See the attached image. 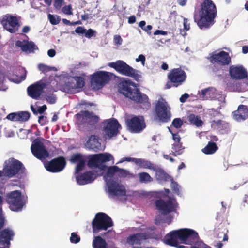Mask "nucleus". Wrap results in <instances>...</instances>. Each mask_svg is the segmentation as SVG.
I'll return each instance as SVG.
<instances>
[{
    "instance_id": "obj_59",
    "label": "nucleus",
    "mask_w": 248,
    "mask_h": 248,
    "mask_svg": "<svg viewBox=\"0 0 248 248\" xmlns=\"http://www.w3.org/2000/svg\"><path fill=\"white\" fill-rule=\"evenodd\" d=\"M86 31V29L83 27L79 26L75 30L76 33L78 34H84Z\"/></svg>"
},
{
    "instance_id": "obj_25",
    "label": "nucleus",
    "mask_w": 248,
    "mask_h": 248,
    "mask_svg": "<svg viewBox=\"0 0 248 248\" xmlns=\"http://www.w3.org/2000/svg\"><path fill=\"white\" fill-rule=\"evenodd\" d=\"M96 178L95 174L92 171H86L76 177L78 183L80 185H84L92 183Z\"/></svg>"
},
{
    "instance_id": "obj_42",
    "label": "nucleus",
    "mask_w": 248,
    "mask_h": 248,
    "mask_svg": "<svg viewBox=\"0 0 248 248\" xmlns=\"http://www.w3.org/2000/svg\"><path fill=\"white\" fill-rule=\"evenodd\" d=\"M84 159L82 155L79 153L73 154L70 158V161L72 163H78Z\"/></svg>"
},
{
    "instance_id": "obj_26",
    "label": "nucleus",
    "mask_w": 248,
    "mask_h": 248,
    "mask_svg": "<svg viewBox=\"0 0 248 248\" xmlns=\"http://www.w3.org/2000/svg\"><path fill=\"white\" fill-rule=\"evenodd\" d=\"M233 118L237 121L241 122L248 118V107L244 105H240L237 110L232 113Z\"/></svg>"
},
{
    "instance_id": "obj_41",
    "label": "nucleus",
    "mask_w": 248,
    "mask_h": 248,
    "mask_svg": "<svg viewBox=\"0 0 248 248\" xmlns=\"http://www.w3.org/2000/svg\"><path fill=\"white\" fill-rule=\"evenodd\" d=\"M38 69L42 73L46 74L47 72L54 70L55 67L49 66L44 64L40 63L38 65Z\"/></svg>"
},
{
    "instance_id": "obj_30",
    "label": "nucleus",
    "mask_w": 248,
    "mask_h": 248,
    "mask_svg": "<svg viewBox=\"0 0 248 248\" xmlns=\"http://www.w3.org/2000/svg\"><path fill=\"white\" fill-rule=\"evenodd\" d=\"M136 165L143 169H148L151 170H155L157 165L152 163L149 160L145 159L138 158Z\"/></svg>"
},
{
    "instance_id": "obj_21",
    "label": "nucleus",
    "mask_w": 248,
    "mask_h": 248,
    "mask_svg": "<svg viewBox=\"0 0 248 248\" xmlns=\"http://www.w3.org/2000/svg\"><path fill=\"white\" fill-rule=\"evenodd\" d=\"M66 165L63 157L60 156L52 159L45 164L46 169L49 172L55 173L62 171Z\"/></svg>"
},
{
    "instance_id": "obj_23",
    "label": "nucleus",
    "mask_w": 248,
    "mask_h": 248,
    "mask_svg": "<svg viewBox=\"0 0 248 248\" xmlns=\"http://www.w3.org/2000/svg\"><path fill=\"white\" fill-rule=\"evenodd\" d=\"M229 74L233 79H243L248 78V72L242 65H232L230 67Z\"/></svg>"
},
{
    "instance_id": "obj_39",
    "label": "nucleus",
    "mask_w": 248,
    "mask_h": 248,
    "mask_svg": "<svg viewBox=\"0 0 248 248\" xmlns=\"http://www.w3.org/2000/svg\"><path fill=\"white\" fill-rule=\"evenodd\" d=\"M31 114L28 111H20L18 112V121L19 122H26L28 121Z\"/></svg>"
},
{
    "instance_id": "obj_27",
    "label": "nucleus",
    "mask_w": 248,
    "mask_h": 248,
    "mask_svg": "<svg viewBox=\"0 0 248 248\" xmlns=\"http://www.w3.org/2000/svg\"><path fill=\"white\" fill-rule=\"evenodd\" d=\"M89 148L95 152H97L101 147V143L99 141V137L96 135H91L87 141Z\"/></svg>"
},
{
    "instance_id": "obj_34",
    "label": "nucleus",
    "mask_w": 248,
    "mask_h": 248,
    "mask_svg": "<svg viewBox=\"0 0 248 248\" xmlns=\"http://www.w3.org/2000/svg\"><path fill=\"white\" fill-rule=\"evenodd\" d=\"M172 149L174 150L172 155L176 156L178 155H180L183 153V150L184 149V147L182 146V143L180 142H175L173 144H172Z\"/></svg>"
},
{
    "instance_id": "obj_38",
    "label": "nucleus",
    "mask_w": 248,
    "mask_h": 248,
    "mask_svg": "<svg viewBox=\"0 0 248 248\" xmlns=\"http://www.w3.org/2000/svg\"><path fill=\"white\" fill-rule=\"evenodd\" d=\"M36 49H38V47L33 42H27L24 44L23 51L33 52Z\"/></svg>"
},
{
    "instance_id": "obj_11",
    "label": "nucleus",
    "mask_w": 248,
    "mask_h": 248,
    "mask_svg": "<svg viewBox=\"0 0 248 248\" xmlns=\"http://www.w3.org/2000/svg\"><path fill=\"white\" fill-rule=\"evenodd\" d=\"M5 224L4 217L0 215V246L1 247L10 248L11 241L13 240L15 232L10 228H5L1 230Z\"/></svg>"
},
{
    "instance_id": "obj_29",
    "label": "nucleus",
    "mask_w": 248,
    "mask_h": 248,
    "mask_svg": "<svg viewBox=\"0 0 248 248\" xmlns=\"http://www.w3.org/2000/svg\"><path fill=\"white\" fill-rule=\"evenodd\" d=\"M197 234V236L194 238L188 239V243H186V244L193 245V248H211L210 246L204 244L202 241H199V237L198 233L196 232Z\"/></svg>"
},
{
    "instance_id": "obj_13",
    "label": "nucleus",
    "mask_w": 248,
    "mask_h": 248,
    "mask_svg": "<svg viewBox=\"0 0 248 248\" xmlns=\"http://www.w3.org/2000/svg\"><path fill=\"white\" fill-rule=\"evenodd\" d=\"M170 108L165 100L163 99L158 100L155 104V110L156 115L159 121L166 123L170 119Z\"/></svg>"
},
{
    "instance_id": "obj_57",
    "label": "nucleus",
    "mask_w": 248,
    "mask_h": 248,
    "mask_svg": "<svg viewBox=\"0 0 248 248\" xmlns=\"http://www.w3.org/2000/svg\"><path fill=\"white\" fill-rule=\"evenodd\" d=\"M225 122L221 120H218L217 121H213V124L216 125L218 128H221L222 125L225 124Z\"/></svg>"
},
{
    "instance_id": "obj_43",
    "label": "nucleus",
    "mask_w": 248,
    "mask_h": 248,
    "mask_svg": "<svg viewBox=\"0 0 248 248\" xmlns=\"http://www.w3.org/2000/svg\"><path fill=\"white\" fill-rule=\"evenodd\" d=\"M70 240L72 243L77 244L80 242V237L77 233L73 232L71 234Z\"/></svg>"
},
{
    "instance_id": "obj_35",
    "label": "nucleus",
    "mask_w": 248,
    "mask_h": 248,
    "mask_svg": "<svg viewBox=\"0 0 248 248\" xmlns=\"http://www.w3.org/2000/svg\"><path fill=\"white\" fill-rule=\"evenodd\" d=\"M188 120L191 124H193L198 127L201 126L203 124V122L194 114H190L188 116Z\"/></svg>"
},
{
    "instance_id": "obj_33",
    "label": "nucleus",
    "mask_w": 248,
    "mask_h": 248,
    "mask_svg": "<svg viewBox=\"0 0 248 248\" xmlns=\"http://www.w3.org/2000/svg\"><path fill=\"white\" fill-rule=\"evenodd\" d=\"M139 180L141 183H149L153 181V179L149 174L146 172H142L138 174Z\"/></svg>"
},
{
    "instance_id": "obj_15",
    "label": "nucleus",
    "mask_w": 248,
    "mask_h": 248,
    "mask_svg": "<svg viewBox=\"0 0 248 248\" xmlns=\"http://www.w3.org/2000/svg\"><path fill=\"white\" fill-rule=\"evenodd\" d=\"M49 84L50 82L43 78L28 87V94L33 99H38L43 93V90L46 88Z\"/></svg>"
},
{
    "instance_id": "obj_60",
    "label": "nucleus",
    "mask_w": 248,
    "mask_h": 248,
    "mask_svg": "<svg viewBox=\"0 0 248 248\" xmlns=\"http://www.w3.org/2000/svg\"><path fill=\"white\" fill-rule=\"evenodd\" d=\"M136 62L140 61L142 63V64L143 65H144L145 61V57L143 55L140 54L138 58L137 59H136Z\"/></svg>"
},
{
    "instance_id": "obj_8",
    "label": "nucleus",
    "mask_w": 248,
    "mask_h": 248,
    "mask_svg": "<svg viewBox=\"0 0 248 248\" xmlns=\"http://www.w3.org/2000/svg\"><path fill=\"white\" fill-rule=\"evenodd\" d=\"M108 66L114 69L120 74L131 77L137 81L141 77L140 75L138 73V71L123 61L118 60L115 62H110L108 63Z\"/></svg>"
},
{
    "instance_id": "obj_2",
    "label": "nucleus",
    "mask_w": 248,
    "mask_h": 248,
    "mask_svg": "<svg viewBox=\"0 0 248 248\" xmlns=\"http://www.w3.org/2000/svg\"><path fill=\"white\" fill-rule=\"evenodd\" d=\"M118 87L120 93L139 105L141 108L148 110L151 107L148 96L141 93L136 86L132 87L130 82H122L119 84Z\"/></svg>"
},
{
    "instance_id": "obj_5",
    "label": "nucleus",
    "mask_w": 248,
    "mask_h": 248,
    "mask_svg": "<svg viewBox=\"0 0 248 248\" xmlns=\"http://www.w3.org/2000/svg\"><path fill=\"white\" fill-rule=\"evenodd\" d=\"M25 170L23 164L13 157L9 158L4 162L2 169L4 177L8 178L14 177L21 178L25 173Z\"/></svg>"
},
{
    "instance_id": "obj_55",
    "label": "nucleus",
    "mask_w": 248,
    "mask_h": 248,
    "mask_svg": "<svg viewBox=\"0 0 248 248\" xmlns=\"http://www.w3.org/2000/svg\"><path fill=\"white\" fill-rule=\"evenodd\" d=\"M178 184L173 181V180L171 179V187L176 192H178L179 191V187Z\"/></svg>"
},
{
    "instance_id": "obj_40",
    "label": "nucleus",
    "mask_w": 248,
    "mask_h": 248,
    "mask_svg": "<svg viewBox=\"0 0 248 248\" xmlns=\"http://www.w3.org/2000/svg\"><path fill=\"white\" fill-rule=\"evenodd\" d=\"M48 18L50 23L53 25L58 24L61 21L60 17L57 15L54 16L49 14L48 15Z\"/></svg>"
},
{
    "instance_id": "obj_50",
    "label": "nucleus",
    "mask_w": 248,
    "mask_h": 248,
    "mask_svg": "<svg viewBox=\"0 0 248 248\" xmlns=\"http://www.w3.org/2000/svg\"><path fill=\"white\" fill-rule=\"evenodd\" d=\"M168 129H169V132L170 133H171V134L172 135V139L174 140V141L175 142H180V140H181V138H180L179 134L178 133H173L170 127H168Z\"/></svg>"
},
{
    "instance_id": "obj_10",
    "label": "nucleus",
    "mask_w": 248,
    "mask_h": 248,
    "mask_svg": "<svg viewBox=\"0 0 248 248\" xmlns=\"http://www.w3.org/2000/svg\"><path fill=\"white\" fill-rule=\"evenodd\" d=\"M6 201L9 205L10 209L13 211L17 212L21 210L25 204L21 192L19 190H15L7 193Z\"/></svg>"
},
{
    "instance_id": "obj_56",
    "label": "nucleus",
    "mask_w": 248,
    "mask_h": 248,
    "mask_svg": "<svg viewBox=\"0 0 248 248\" xmlns=\"http://www.w3.org/2000/svg\"><path fill=\"white\" fill-rule=\"evenodd\" d=\"M137 159L138 158H131V157H124V158H122V159L121 160L120 162L121 163V162H124V161H128V162L131 161V162H133L135 163V164H136L137 161Z\"/></svg>"
},
{
    "instance_id": "obj_62",
    "label": "nucleus",
    "mask_w": 248,
    "mask_h": 248,
    "mask_svg": "<svg viewBox=\"0 0 248 248\" xmlns=\"http://www.w3.org/2000/svg\"><path fill=\"white\" fill-rule=\"evenodd\" d=\"M222 237H223V241H225L228 240V237L227 234L223 232H219L217 235V237L221 238Z\"/></svg>"
},
{
    "instance_id": "obj_14",
    "label": "nucleus",
    "mask_w": 248,
    "mask_h": 248,
    "mask_svg": "<svg viewBox=\"0 0 248 248\" xmlns=\"http://www.w3.org/2000/svg\"><path fill=\"white\" fill-rule=\"evenodd\" d=\"M77 121L80 124H86L87 126L93 127L98 122L99 118L93 112L82 110L76 114Z\"/></svg>"
},
{
    "instance_id": "obj_58",
    "label": "nucleus",
    "mask_w": 248,
    "mask_h": 248,
    "mask_svg": "<svg viewBox=\"0 0 248 248\" xmlns=\"http://www.w3.org/2000/svg\"><path fill=\"white\" fill-rule=\"evenodd\" d=\"M114 43L116 45H121L122 43V39L119 35H115L114 37Z\"/></svg>"
},
{
    "instance_id": "obj_9",
    "label": "nucleus",
    "mask_w": 248,
    "mask_h": 248,
    "mask_svg": "<svg viewBox=\"0 0 248 248\" xmlns=\"http://www.w3.org/2000/svg\"><path fill=\"white\" fill-rule=\"evenodd\" d=\"M110 79L109 72L104 71L95 72L91 76V86L93 89L99 90L108 83Z\"/></svg>"
},
{
    "instance_id": "obj_47",
    "label": "nucleus",
    "mask_w": 248,
    "mask_h": 248,
    "mask_svg": "<svg viewBox=\"0 0 248 248\" xmlns=\"http://www.w3.org/2000/svg\"><path fill=\"white\" fill-rule=\"evenodd\" d=\"M62 12L66 15L72 14V9L70 5H65L62 7Z\"/></svg>"
},
{
    "instance_id": "obj_37",
    "label": "nucleus",
    "mask_w": 248,
    "mask_h": 248,
    "mask_svg": "<svg viewBox=\"0 0 248 248\" xmlns=\"http://www.w3.org/2000/svg\"><path fill=\"white\" fill-rule=\"evenodd\" d=\"M74 81L76 82V89H82L85 85L84 78L80 76H76L74 77Z\"/></svg>"
},
{
    "instance_id": "obj_52",
    "label": "nucleus",
    "mask_w": 248,
    "mask_h": 248,
    "mask_svg": "<svg viewBox=\"0 0 248 248\" xmlns=\"http://www.w3.org/2000/svg\"><path fill=\"white\" fill-rule=\"evenodd\" d=\"M18 113H11L9 114L6 118L12 121H18Z\"/></svg>"
},
{
    "instance_id": "obj_36",
    "label": "nucleus",
    "mask_w": 248,
    "mask_h": 248,
    "mask_svg": "<svg viewBox=\"0 0 248 248\" xmlns=\"http://www.w3.org/2000/svg\"><path fill=\"white\" fill-rule=\"evenodd\" d=\"M212 90L213 88L211 87H209L202 90L200 94V97L203 100L208 99L210 98L212 96Z\"/></svg>"
},
{
    "instance_id": "obj_44",
    "label": "nucleus",
    "mask_w": 248,
    "mask_h": 248,
    "mask_svg": "<svg viewBox=\"0 0 248 248\" xmlns=\"http://www.w3.org/2000/svg\"><path fill=\"white\" fill-rule=\"evenodd\" d=\"M183 124V121L180 118H175L172 122V125L176 128L181 127Z\"/></svg>"
},
{
    "instance_id": "obj_61",
    "label": "nucleus",
    "mask_w": 248,
    "mask_h": 248,
    "mask_svg": "<svg viewBox=\"0 0 248 248\" xmlns=\"http://www.w3.org/2000/svg\"><path fill=\"white\" fill-rule=\"evenodd\" d=\"M183 24L185 30L188 31L190 29V24L188 23V19L187 18H184Z\"/></svg>"
},
{
    "instance_id": "obj_46",
    "label": "nucleus",
    "mask_w": 248,
    "mask_h": 248,
    "mask_svg": "<svg viewBox=\"0 0 248 248\" xmlns=\"http://www.w3.org/2000/svg\"><path fill=\"white\" fill-rule=\"evenodd\" d=\"M75 84L76 82L73 79V80L67 82L66 84V86L69 91L72 92L74 91V90L76 89Z\"/></svg>"
},
{
    "instance_id": "obj_7",
    "label": "nucleus",
    "mask_w": 248,
    "mask_h": 248,
    "mask_svg": "<svg viewBox=\"0 0 248 248\" xmlns=\"http://www.w3.org/2000/svg\"><path fill=\"white\" fill-rule=\"evenodd\" d=\"M186 74L181 68L171 69L168 74V81L165 85L166 89L178 87L182 85L186 80Z\"/></svg>"
},
{
    "instance_id": "obj_64",
    "label": "nucleus",
    "mask_w": 248,
    "mask_h": 248,
    "mask_svg": "<svg viewBox=\"0 0 248 248\" xmlns=\"http://www.w3.org/2000/svg\"><path fill=\"white\" fill-rule=\"evenodd\" d=\"M167 34H168V32L167 31H162V30H156L154 32V34L155 35H158V34H161V35H166Z\"/></svg>"
},
{
    "instance_id": "obj_18",
    "label": "nucleus",
    "mask_w": 248,
    "mask_h": 248,
    "mask_svg": "<svg viewBox=\"0 0 248 248\" xmlns=\"http://www.w3.org/2000/svg\"><path fill=\"white\" fill-rule=\"evenodd\" d=\"M126 122L128 130L132 133H140L146 127L144 118L142 116H134L127 119Z\"/></svg>"
},
{
    "instance_id": "obj_63",
    "label": "nucleus",
    "mask_w": 248,
    "mask_h": 248,
    "mask_svg": "<svg viewBox=\"0 0 248 248\" xmlns=\"http://www.w3.org/2000/svg\"><path fill=\"white\" fill-rule=\"evenodd\" d=\"M46 108H47L46 106V105H44L42 106L39 107L38 108L37 112L39 114H42L45 112V111L46 109Z\"/></svg>"
},
{
    "instance_id": "obj_49",
    "label": "nucleus",
    "mask_w": 248,
    "mask_h": 248,
    "mask_svg": "<svg viewBox=\"0 0 248 248\" xmlns=\"http://www.w3.org/2000/svg\"><path fill=\"white\" fill-rule=\"evenodd\" d=\"M95 33L96 31L94 30L89 29L88 30L86 29V31L84 34L86 38H91L92 37L95 36Z\"/></svg>"
},
{
    "instance_id": "obj_28",
    "label": "nucleus",
    "mask_w": 248,
    "mask_h": 248,
    "mask_svg": "<svg viewBox=\"0 0 248 248\" xmlns=\"http://www.w3.org/2000/svg\"><path fill=\"white\" fill-rule=\"evenodd\" d=\"M153 170L155 172V177L156 179L160 182H166L170 178V177L158 165L156 166L155 169Z\"/></svg>"
},
{
    "instance_id": "obj_12",
    "label": "nucleus",
    "mask_w": 248,
    "mask_h": 248,
    "mask_svg": "<svg viewBox=\"0 0 248 248\" xmlns=\"http://www.w3.org/2000/svg\"><path fill=\"white\" fill-rule=\"evenodd\" d=\"M175 202L174 199L170 198L167 200L160 199L155 200V204L159 212L165 216L176 210L177 203Z\"/></svg>"
},
{
    "instance_id": "obj_51",
    "label": "nucleus",
    "mask_w": 248,
    "mask_h": 248,
    "mask_svg": "<svg viewBox=\"0 0 248 248\" xmlns=\"http://www.w3.org/2000/svg\"><path fill=\"white\" fill-rule=\"evenodd\" d=\"M46 99L50 104H54L56 101V97L53 94L46 95Z\"/></svg>"
},
{
    "instance_id": "obj_6",
    "label": "nucleus",
    "mask_w": 248,
    "mask_h": 248,
    "mask_svg": "<svg viewBox=\"0 0 248 248\" xmlns=\"http://www.w3.org/2000/svg\"><path fill=\"white\" fill-rule=\"evenodd\" d=\"M93 232L97 234L100 231H106L108 228L113 226V222L111 217L107 214L99 212L96 214L92 222Z\"/></svg>"
},
{
    "instance_id": "obj_45",
    "label": "nucleus",
    "mask_w": 248,
    "mask_h": 248,
    "mask_svg": "<svg viewBox=\"0 0 248 248\" xmlns=\"http://www.w3.org/2000/svg\"><path fill=\"white\" fill-rule=\"evenodd\" d=\"M85 165V160L84 159L81 160L79 162H78L77 165L75 168V171L76 173H78L79 171H81L84 168Z\"/></svg>"
},
{
    "instance_id": "obj_16",
    "label": "nucleus",
    "mask_w": 248,
    "mask_h": 248,
    "mask_svg": "<svg viewBox=\"0 0 248 248\" xmlns=\"http://www.w3.org/2000/svg\"><path fill=\"white\" fill-rule=\"evenodd\" d=\"M207 59L213 64L219 66H226L230 64L231 58L228 52L221 51L218 53L213 52L210 54Z\"/></svg>"
},
{
    "instance_id": "obj_22",
    "label": "nucleus",
    "mask_w": 248,
    "mask_h": 248,
    "mask_svg": "<svg viewBox=\"0 0 248 248\" xmlns=\"http://www.w3.org/2000/svg\"><path fill=\"white\" fill-rule=\"evenodd\" d=\"M1 23L10 33L16 32L19 26L16 17L10 15H5L1 20Z\"/></svg>"
},
{
    "instance_id": "obj_54",
    "label": "nucleus",
    "mask_w": 248,
    "mask_h": 248,
    "mask_svg": "<svg viewBox=\"0 0 248 248\" xmlns=\"http://www.w3.org/2000/svg\"><path fill=\"white\" fill-rule=\"evenodd\" d=\"M24 72H25V73H24V75L21 76L20 77V79L14 80L13 79H12L11 78H9L8 77H7V78L9 80H10L11 81H13V82H14L16 83H20L21 81L25 80L26 78L27 72L25 70H24Z\"/></svg>"
},
{
    "instance_id": "obj_53",
    "label": "nucleus",
    "mask_w": 248,
    "mask_h": 248,
    "mask_svg": "<svg viewBox=\"0 0 248 248\" xmlns=\"http://www.w3.org/2000/svg\"><path fill=\"white\" fill-rule=\"evenodd\" d=\"M64 2L63 0H54V7L58 10L60 9Z\"/></svg>"
},
{
    "instance_id": "obj_48",
    "label": "nucleus",
    "mask_w": 248,
    "mask_h": 248,
    "mask_svg": "<svg viewBox=\"0 0 248 248\" xmlns=\"http://www.w3.org/2000/svg\"><path fill=\"white\" fill-rule=\"evenodd\" d=\"M117 173L120 177H125L129 174V171L128 170L120 168Z\"/></svg>"
},
{
    "instance_id": "obj_32",
    "label": "nucleus",
    "mask_w": 248,
    "mask_h": 248,
    "mask_svg": "<svg viewBox=\"0 0 248 248\" xmlns=\"http://www.w3.org/2000/svg\"><path fill=\"white\" fill-rule=\"evenodd\" d=\"M218 149L216 143L209 141L207 145L202 149V152L206 155H211L214 154Z\"/></svg>"
},
{
    "instance_id": "obj_19",
    "label": "nucleus",
    "mask_w": 248,
    "mask_h": 248,
    "mask_svg": "<svg viewBox=\"0 0 248 248\" xmlns=\"http://www.w3.org/2000/svg\"><path fill=\"white\" fill-rule=\"evenodd\" d=\"M103 124V131L105 138H111L119 133L118 128L121 127L118 121L115 119H110L104 121Z\"/></svg>"
},
{
    "instance_id": "obj_4",
    "label": "nucleus",
    "mask_w": 248,
    "mask_h": 248,
    "mask_svg": "<svg viewBox=\"0 0 248 248\" xmlns=\"http://www.w3.org/2000/svg\"><path fill=\"white\" fill-rule=\"evenodd\" d=\"M197 235L195 231L188 228H183L170 232L165 236L164 240L167 245L177 247L178 246V239L185 244L188 243L189 242L188 239L194 238Z\"/></svg>"
},
{
    "instance_id": "obj_24",
    "label": "nucleus",
    "mask_w": 248,
    "mask_h": 248,
    "mask_svg": "<svg viewBox=\"0 0 248 248\" xmlns=\"http://www.w3.org/2000/svg\"><path fill=\"white\" fill-rule=\"evenodd\" d=\"M150 238L148 232H140L130 235L126 239L127 243L133 247L134 245H140L142 242Z\"/></svg>"
},
{
    "instance_id": "obj_20",
    "label": "nucleus",
    "mask_w": 248,
    "mask_h": 248,
    "mask_svg": "<svg viewBox=\"0 0 248 248\" xmlns=\"http://www.w3.org/2000/svg\"><path fill=\"white\" fill-rule=\"evenodd\" d=\"M108 191L112 197H123L126 195V191L125 186L118 182L113 180L107 181Z\"/></svg>"
},
{
    "instance_id": "obj_3",
    "label": "nucleus",
    "mask_w": 248,
    "mask_h": 248,
    "mask_svg": "<svg viewBox=\"0 0 248 248\" xmlns=\"http://www.w3.org/2000/svg\"><path fill=\"white\" fill-rule=\"evenodd\" d=\"M113 158L112 155L109 153H100L93 155L89 160L88 165L89 167L98 168L101 170H105L108 168L106 176L112 178L117 173L119 168L117 166L107 167L104 163L109 161Z\"/></svg>"
},
{
    "instance_id": "obj_31",
    "label": "nucleus",
    "mask_w": 248,
    "mask_h": 248,
    "mask_svg": "<svg viewBox=\"0 0 248 248\" xmlns=\"http://www.w3.org/2000/svg\"><path fill=\"white\" fill-rule=\"evenodd\" d=\"M93 248H108V244L100 236L94 237L93 241Z\"/></svg>"
},
{
    "instance_id": "obj_17",
    "label": "nucleus",
    "mask_w": 248,
    "mask_h": 248,
    "mask_svg": "<svg viewBox=\"0 0 248 248\" xmlns=\"http://www.w3.org/2000/svg\"><path fill=\"white\" fill-rule=\"evenodd\" d=\"M31 150L34 156L41 160L46 159L49 155L45 146L39 138L34 140L31 145Z\"/></svg>"
},
{
    "instance_id": "obj_1",
    "label": "nucleus",
    "mask_w": 248,
    "mask_h": 248,
    "mask_svg": "<svg viewBox=\"0 0 248 248\" xmlns=\"http://www.w3.org/2000/svg\"><path fill=\"white\" fill-rule=\"evenodd\" d=\"M217 8L211 0H203L198 11L194 14V20L200 29H207L215 23L217 16Z\"/></svg>"
}]
</instances>
